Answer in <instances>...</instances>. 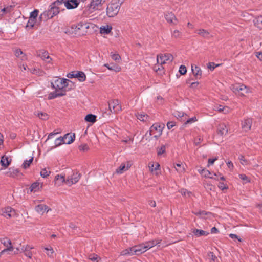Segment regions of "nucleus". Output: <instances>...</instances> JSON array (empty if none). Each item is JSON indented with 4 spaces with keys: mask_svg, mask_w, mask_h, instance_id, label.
<instances>
[{
    "mask_svg": "<svg viewBox=\"0 0 262 262\" xmlns=\"http://www.w3.org/2000/svg\"><path fill=\"white\" fill-rule=\"evenodd\" d=\"M70 81L67 79L58 78L51 82V86L56 91L59 92H64L66 94V88L68 85V82Z\"/></svg>",
    "mask_w": 262,
    "mask_h": 262,
    "instance_id": "1",
    "label": "nucleus"
},
{
    "mask_svg": "<svg viewBox=\"0 0 262 262\" xmlns=\"http://www.w3.org/2000/svg\"><path fill=\"white\" fill-rule=\"evenodd\" d=\"M83 26V23L82 22L77 24H73L71 27L67 29L66 33L78 36L84 35L86 32L85 30H82Z\"/></svg>",
    "mask_w": 262,
    "mask_h": 262,
    "instance_id": "2",
    "label": "nucleus"
},
{
    "mask_svg": "<svg viewBox=\"0 0 262 262\" xmlns=\"http://www.w3.org/2000/svg\"><path fill=\"white\" fill-rule=\"evenodd\" d=\"M231 89L235 94L241 96H246V94L251 92L250 89L244 84L232 85Z\"/></svg>",
    "mask_w": 262,
    "mask_h": 262,
    "instance_id": "3",
    "label": "nucleus"
},
{
    "mask_svg": "<svg viewBox=\"0 0 262 262\" xmlns=\"http://www.w3.org/2000/svg\"><path fill=\"white\" fill-rule=\"evenodd\" d=\"M121 3L119 2H112L107 7L106 14L109 17L116 16L119 12Z\"/></svg>",
    "mask_w": 262,
    "mask_h": 262,
    "instance_id": "4",
    "label": "nucleus"
},
{
    "mask_svg": "<svg viewBox=\"0 0 262 262\" xmlns=\"http://www.w3.org/2000/svg\"><path fill=\"white\" fill-rule=\"evenodd\" d=\"M164 127V124H154L150 128L149 136H153L156 139L158 138L162 135Z\"/></svg>",
    "mask_w": 262,
    "mask_h": 262,
    "instance_id": "5",
    "label": "nucleus"
},
{
    "mask_svg": "<svg viewBox=\"0 0 262 262\" xmlns=\"http://www.w3.org/2000/svg\"><path fill=\"white\" fill-rule=\"evenodd\" d=\"M106 0H92L88 6V10L92 13L96 10H101Z\"/></svg>",
    "mask_w": 262,
    "mask_h": 262,
    "instance_id": "6",
    "label": "nucleus"
},
{
    "mask_svg": "<svg viewBox=\"0 0 262 262\" xmlns=\"http://www.w3.org/2000/svg\"><path fill=\"white\" fill-rule=\"evenodd\" d=\"M108 107L112 113H118L122 110L119 101L118 99H112L108 101Z\"/></svg>",
    "mask_w": 262,
    "mask_h": 262,
    "instance_id": "7",
    "label": "nucleus"
},
{
    "mask_svg": "<svg viewBox=\"0 0 262 262\" xmlns=\"http://www.w3.org/2000/svg\"><path fill=\"white\" fill-rule=\"evenodd\" d=\"M173 60V56L171 54H159L157 56V63L161 65L163 69L162 64L166 63L167 61L171 62Z\"/></svg>",
    "mask_w": 262,
    "mask_h": 262,
    "instance_id": "8",
    "label": "nucleus"
},
{
    "mask_svg": "<svg viewBox=\"0 0 262 262\" xmlns=\"http://www.w3.org/2000/svg\"><path fill=\"white\" fill-rule=\"evenodd\" d=\"M80 177L81 174L78 171H73L72 174L67 178L66 183L69 186H71L77 183Z\"/></svg>",
    "mask_w": 262,
    "mask_h": 262,
    "instance_id": "9",
    "label": "nucleus"
},
{
    "mask_svg": "<svg viewBox=\"0 0 262 262\" xmlns=\"http://www.w3.org/2000/svg\"><path fill=\"white\" fill-rule=\"evenodd\" d=\"M2 215L7 219H10L16 216V211L11 207H7L2 209Z\"/></svg>",
    "mask_w": 262,
    "mask_h": 262,
    "instance_id": "10",
    "label": "nucleus"
},
{
    "mask_svg": "<svg viewBox=\"0 0 262 262\" xmlns=\"http://www.w3.org/2000/svg\"><path fill=\"white\" fill-rule=\"evenodd\" d=\"M69 78H77L80 82L84 81L86 79V76L84 72L81 71H72L67 75Z\"/></svg>",
    "mask_w": 262,
    "mask_h": 262,
    "instance_id": "11",
    "label": "nucleus"
},
{
    "mask_svg": "<svg viewBox=\"0 0 262 262\" xmlns=\"http://www.w3.org/2000/svg\"><path fill=\"white\" fill-rule=\"evenodd\" d=\"M36 55L48 63H51L52 59L49 56L48 52L44 50H40L36 52Z\"/></svg>",
    "mask_w": 262,
    "mask_h": 262,
    "instance_id": "12",
    "label": "nucleus"
},
{
    "mask_svg": "<svg viewBox=\"0 0 262 262\" xmlns=\"http://www.w3.org/2000/svg\"><path fill=\"white\" fill-rule=\"evenodd\" d=\"M164 17L166 21L170 24H172L173 25H176L178 23V19L172 12H166Z\"/></svg>",
    "mask_w": 262,
    "mask_h": 262,
    "instance_id": "13",
    "label": "nucleus"
},
{
    "mask_svg": "<svg viewBox=\"0 0 262 262\" xmlns=\"http://www.w3.org/2000/svg\"><path fill=\"white\" fill-rule=\"evenodd\" d=\"M252 119L250 118L244 119L242 121V128L245 132H248L250 130L252 125Z\"/></svg>",
    "mask_w": 262,
    "mask_h": 262,
    "instance_id": "14",
    "label": "nucleus"
},
{
    "mask_svg": "<svg viewBox=\"0 0 262 262\" xmlns=\"http://www.w3.org/2000/svg\"><path fill=\"white\" fill-rule=\"evenodd\" d=\"M35 211L40 215H42L45 212H48L51 210L47 205L44 204H38L35 206Z\"/></svg>",
    "mask_w": 262,
    "mask_h": 262,
    "instance_id": "15",
    "label": "nucleus"
},
{
    "mask_svg": "<svg viewBox=\"0 0 262 262\" xmlns=\"http://www.w3.org/2000/svg\"><path fill=\"white\" fill-rule=\"evenodd\" d=\"M80 3V0H69L64 3V6L68 9H72L78 7Z\"/></svg>",
    "mask_w": 262,
    "mask_h": 262,
    "instance_id": "16",
    "label": "nucleus"
},
{
    "mask_svg": "<svg viewBox=\"0 0 262 262\" xmlns=\"http://www.w3.org/2000/svg\"><path fill=\"white\" fill-rule=\"evenodd\" d=\"M132 251H133L134 255H139L146 252V249H144L142 243L140 245L132 247Z\"/></svg>",
    "mask_w": 262,
    "mask_h": 262,
    "instance_id": "17",
    "label": "nucleus"
},
{
    "mask_svg": "<svg viewBox=\"0 0 262 262\" xmlns=\"http://www.w3.org/2000/svg\"><path fill=\"white\" fill-rule=\"evenodd\" d=\"M160 240H152L148 242H147L145 243H143V247L145 249H146V251H147L148 249L152 248L156 245L159 244L160 243Z\"/></svg>",
    "mask_w": 262,
    "mask_h": 262,
    "instance_id": "18",
    "label": "nucleus"
},
{
    "mask_svg": "<svg viewBox=\"0 0 262 262\" xmlns=\"http://www.w3.org/2000/svg\"><path fill=\"white\" fill-rule=\"evenodd\" d=\"M75 138V134H67L63 137V143L70 144L74 141Z\"/></svg>",
    "mask_w": 262,
    "mask_h": 262,
    "instance_id": "19",
    "label": "nucleus"
},
{
    "mask_svg": "<svg viewBox=\"0 0 262 262\" xmlns=\"http://www.w3.org/2000/svg\"><path fill=\"white\" fill-rule=\"evenodd\" d=\"M131 165L128 162L127 164L122 163L121 165L116 169V172L118 174H122L124 171H125L130 168Z\"/></svg>",
    "mask_w": 262,
    "mask_h": 262,
    "instance_id": "20",
    "label": "nucleus"
},
{
    "mask_svg": "<svg viewBox=\"0 0 262 262\" xmlns=\"http://www.w3.org/2000/svg\"><path fill=\"white\" fill-rule=\"evenodd\" d=\"M228 133V128L225 123H221L217 127V134L221 136L225 135Z\"/></svg>",
    "mask_w": 262,
    "mask_h": 262,
    "instance_id": "21",
    "label": "nucleus"
},
{
    "mask_svg": "<svg viewBox=\"0 0 262 262\" xmlns=\"http://www.w3.org/2000/svg\"><path fill=\"white\" fill-rule=\"evenodd\" d=\"M50 6V9L48 11V15L50 16L51 17H53L59 13L60 7H57L52 4Z\"/></svg>",
    "mask_w": 262,
    "mask_h": 262,
    "instance_id": "22",
    "label": "nucleus"
},
{
    "mask_svg": "<svg viewBox=\"0 0 262 262\" xmlns=\"http://www.w3.org/2000/svg\"><path fill=\"white\" fill-rule=\"evenodd\" d=\"M192 72L194 76L198 79L200 78L202 75V71L201 69L196 66H191Z\"/></svg>",
    "mask_w": 262,
    "mask_h": 262,
    "instance_id": "23",
    "label": "nucleus"
},
{
    "mask_svg": "<svg viewBox=\"0 0 262 262\" xmlns=\"http://www.w3.org/2000/svg\"><path fill=\"white\" fill-rule=\"evenodd\" d=\"M65 95L64 92H59L58 91H56L53 92H51L49 94L48 99H53L57 97L63 96Z\"/></svg>",
    "mask_w": 262,
    "mask_h": 262,
    "instance_id": "24",
    "label": "nucleus"
},
{
    "mask_svg": "<svg viewBox=\"0 0 262 262\" xmlns=\"http://www.w3.org/2000/svg\"><path fill=\"white\" fill-rule=\"evenodd\" d=\"M195 32L198 34L205 38H209L210 37V33L207 30L205 29H200L196 30L195 31Z\"/></svg>",
    "mask_w": 262,
    "mask_h": 262,
    "instance_id": "25",
    "label": "nucleus"
},
{
    "mask_svg": "<svg viewBox=\"0 0 262 262\" xmlns=\"http://www.w3.org/2000/svg\"><path fill=\"white\" fill-rule=\"evenodd\" d=\"M112 29V27L109 25L102 26L100 28V32L101 34H108Z\"/></svg>",
    "mask_w": 262,
    "mask_h": 262,
    "instance_id": "26",
    "label": "nucleus"
},
{
    "mask_svg": "<svg viewBox=\"0 0 262 262\" xmlns=\"http://www.w3.org/2000/svg\"><path fill=\"white\" fill-rule=\"evenodd\" d=\"M253 23L255 26L260 29H262V15L255 18L253 20Z\"/></svg>",
    "mask_w": 262,
    "mask_h": 262,
    "instance_id": "27",
    "label": "nucleus"
},
{
    "mask_svg": "<svg viewBox=\"0 0 262 262\" xmlns=\"http://www.w3.org/2000/svg\"><path fill=\"white\" fill-rule=\"evenodd\" d=\"M193 233L196 237H200L201 236H206L208 234V233L203 230H199L195 229L193 231Z\"/></svg>",
    "mask_w": 262,
    "mask_h": 262,
    "instance_id": "28",
    "label": "nucleus"
},
{
    "mask_svg": "<svg viewBox=\"0 0 262 262\" xmlns=\"http://www.w3.org/2000/svg\"><path fill=\"white\" fill-rule=\"evenodd\" d=\"M10 162L11 161L9 160V159L7 157H6L5 156H3L2 157L1 160V163L2 166H3V167L5 168L7 167L9 165Z\"/></svg>",
    "mask_w": 262,
    "mask_h": 262,
    "instance_id": "29",
    "label": "nucleus"
},
{
    "mask_svg": "<svg viewBox=\"0 0 262 262\" xmlns=\"http://www.w3.org/2000/svg\"><path fill=\"white\" fill-rule=\"evenodd\" d=\"M26 29L29 31L33 28V11L30 13V17L26 26Z\"/></svg>",
    "mask_w": 262,
    "mask_h": 262,
    "instance_id": "30",
    "label": "nucleus"
},
{
    "mask_svg": "<svg viewBox=\"0 0 262 262\" xmlns=\"http://www.w3.org/2000/svg\"><path fill=\"white\" fill-rule=\"evenodd\" d=\"M15 55L21 59L23 60L25 58V54L20 49H15L14 50Z\"/></svg>",
    "mask_w": 262,
    "mask_h": 262,
    "instance_id": "31",
    "label": "nucleus"
},
{
    "mask_svg": "<svg viewBox=\"0 0 262 262\" xmlns=\"http://www.w3.org/2000/svg\"><path fill=\"white\" fill-rule=\"evenodd\" d=\"M85 120L86 122L94 123L96 121V116L93 114H88L85 117Z\"/></svg>",
    "mask_w": 262,
    "mask_h": 262,
    "instance_id": "32",
    "label": "nucleus"
},
{
    "mask_svg": "<svg viewBox=\"0 0 262 262\" xmlns=\"http://www.w3.org/2000/svg\"><path fill=\"white\" fill-rule=\"evenodd\" d=\"M136 117L140 121H145L147 120L148 118L149 117V116L143 113H137V114L136 115Z\"/></svg>",
    "mask_w": 262,
    "mask_h": 262,
    "instance_id": "33",
    "label": "nucleus"
},
{
    "mask_svg": "<svg viewBox=\"0 0 262 262\" xmlns=\"http://www.w3.org/2000/svg\"><path fill=\"white\" fill-rule=\"evenodd\" d=\"M121 255L125 256V255H134V253L133 251H132V247L126 249L121 251L120 253Z\"/></svg>",
    "mask_w": 262,
    "mask_h": 262,
    "instance_id": "34",
    "label": "nucleus"
},
{
    "mask_svg": "<svg viewBox=\"0 0 262 262\" xmlns=\"http://www.w3.org/2000/svg\"><path fill=\"white\" fill-rule=\"evenodd\" d=\"M199 172L206 178H209L210 179H213V177H211V172L206 169H203L201 170H198Z\"/></svg>",
    "mask_w": 262,
    "mask_h": 262,
    "instance_id": "35",
    "label": "nucleus"
},
{
    "mask_svg": "<svg viewBox=\"0 0 262 262\" xmlns=\"http://www.w3.org/2000/svg\"><path fill=\"white\" fill-rule=\"evenodd\" d=\"M1 242L2 244H3L6 247H9V246H12L10 239L7 237L1 238Z\"/></svg>",
    "mask_w": 262,
    "mask_h": 262,
    "instance_id": "36",
    "label": "nucleus"
},
{
    "mask_svg": "<svg viewBox=\"0 0 262 262\" xmlns=\"http://www.w3.org/2000/svg\"><path fill=\"white\" fill-rule=\"evenodd\" d=\"M43 183L39 181L34 182V192L39 191L42 188Z\"/></svg>",
    "mask_w": 262,
    "mask_h": 262,
    "instance_id": "37",
    "label": "nucleus"
},
{
    "mask_svg": "<svg viewBox=\"0 0 262 262\" xmlns=\"http://www.w3.org/2000/svg\"><path fill=\"white\" fill-rule=\"evenodd\" d=\"M11 7H7L6 8H4L0 9V18L3 16L4 15L9 13L11 11Z\"/></svg>",
    "mask_w": 262,
    "mask_h": 262,
    "instance_id": "38",
    "label": "nucleus"
},
{
    "mask_svg": "<svg viewBox=\"0 0 262 262\" xmlns=\"http://www.w3.org/2000/svg\"><path fill=\"white\" fill-rule=\"evenodd\" d=\"M160 165L158 163H149V168L152 172L158 169Z\"/></svg>",
    "mask_w": 262,
    "mask_h": 262,
    "instance_id": "39",
    "label": "nucleus"
},
{
    "mask_svg": "<svg viewBox=\"0 0 262 262\" xmlns=\"http://www.w3.org/2000/svg\"><path fill=\"white\" fill-rule=\"evenodd\" d=\"M63 137H59L55 139L54 141V145L52 147L55 148L56 147H58L60 145H61L63 143Z\"/></svg>",
    "mask_w": 262,
    "mask_h": 262,
    "instance_id": "40",
    "label": "nucleus"
},
{
    "mask_svg": "<svg viewBox=\"0 0 262 262\" xmlns=\"http://www.w3.org/2000/svg\"><path fill=\"white\" fill-rule=\"evenodd\" d=\"M20 173V171L18 169H10V176L12 177L18 176Z\"/></svg>",
    "mask_w": 262,
    "mask_h": 262,
    "instance_id": "41",
    "label": "nucleus"
},
{
    "mask_svg": "<svg viewBox=\"0 0 262 262\" xmlns=\"http://www.w3.org/2000/svg\"><path fill=\"white\" fill-rule=\"evenodd\" d=\"M180 193L182 194V195L186 196V197H190L192 193L190 191H188L187 189H181L180 190Z\"/></svg>",
    "mask_w": 262,
    "mask_h": 262,
    "instance_id": "42",
    "label": "nucleus"
},
{
    "mask_svg": "<svg viewBox=\"0 0 262 262\" xmlns=\"http://www.w3.org/2000/svg\"><path fill=\"white\" fill-rule=\"evenodd\" d=\"M36 115L42 120H46L48 119V115L45 112H38Z\"/></svg>",
    "mask_w": 262,
    "mask_h": 262,
    "instance_id": "43",
    "label": "nucleus"
},
{
    "mask_svg": "<svg viewBox=\"0 0 262 262\" xmlns=\"http://www.w3.org/2000/svg\"><path fill=\"white\" fill-rule=\"evenodd\" d=\"M214 109L220 112L225 111V113L228 112V108L227 107H224L222 105H216L214 106Z\"/></svg>",
    "mask_w": 262,
    "mask_h": 262,
    "instance_id": "44",
    "label": "nucleus"
},
{
    "mask_svg": "<svg viewBox=\"0 0 262 262\" xmlns=\"http://www.w3.org/2000/svg\"><path fill=\"white\" fill-rule=\"evenodd\" d=\"M50 173V171L47 168L42 169L40 172V174L42 178H46Z\"/></svg>",
    "mask_w": 262,
    "mask_h": 262,
    "instance_id": "45",
    "label": "nucleus"
},
{
    "mask_svg": "<svg viewBox=\"0 0 262 262\" xmlns=\"http://www.w3.org/2000/svg\"><path fill=\"white\" fill-rule=\"evenodd\" d=\"M111 56L112 58L116 62H119V61L120 60L121 57L118 54L113 53L111 52Z\"/></svg>",
    "mask_w": 262,
    "mask_h": 262,
    "instance_id": "46",
    "label": "nucleus"
},
{
    "mask_svg": "<svg viewBox=\"0 0 262 262\" xmlns=\"http://www.w3.org/2000/svg\"><path fill=\"white\" fill-rule=\"evenodd\" d=\"M55 180L60 183H66V179H65L64 177L61 175H57L55 177Z\"/></svg>",
    "mask_w": 262,
    "mask_h": 262,
    "instance_id": "47",
    "label": "nucleus"
},
{
    "mask_svg": "<svg viewBox=\"0 0 262 262\" xmlns=\"http://www.w3.org/2000/svg\"><path fill=\"white\" fill-rule=\"evenodd\" d=\"M33 161V157H31L29 160H26L23 164V166L24 169H26L30 166V164Z\"/></svg>",
    "mask_w": 262,
    "mask_h": 262,
    "instance_id": "48",
    "label": "nucleus"
},
{
    "mask_svg": "<svg viewBox=\"0 0 262 262\" xmlns=\"http://www.w3.org/2000/svg\"><path fill=\"white\" fill-rule=\"evenodd\" d=\"M65 1L63 0H57L52 4V5L56 6L57 7H60L61 5H64Z\"/></svg>",
    "mask_w": 262,
    "mask_h": 262,
    "instance_id": "49",
    "label": "nucleus"
},
{
    "mask_svg": "<svg viewBox=\"0 0 262 262\" xmlns=\"http://www.w3.org/2000/svg\"><path fill=\"white\" fill-rule=\"evenodd\" d=\"M45 73L43 71L40 69H34V75H36L38 76H43L45 75Z\"/></svg>",
    "mask_w": 262,
    "mask_h": 262,
    "instance_id": "50",
    "label": "nucleus"
},
{
    "mask_svg": "<svg viewBox=\"0 0 262 262\" xmlns=\"http://www.w3.org/2000/svg\"><path fill=\"white\" fill-rule=\"evenodd\" d=\"M239 178L242 180L244 183H247L250 182L249 178L244 174H239Z\"/></svg>",
    "mask_w": 262,
    "mask_h": 262,
    "instance_id": "51",
    "label": "nucleus"
},
{
    "mask_svg": "<svg viewBox=\"0 0 262 262\" xmlns=\"http://www.w3.org/2000/svg\"><path fill=\"white\" fill-rule=\"evenodd\" d=\"M45 249L47 251V254L48 255V256H53L54 251L51 247H50L49 248H46Z\"/></svg>",
    "mask_w": 262,
    "mask_h": 262,
    "instance_id": "52",
    "label": "nucleus"
},
{
    "mask_svg": "<svg viewBox=\"0 0 262 262\" xmlns=\"http://www.w3.org/2000/svg\"><path fill=\"white\" fill-rule=\"evenodd\" d=\"M218 187L222 190L227 189L228 188L227 185L226 184H225L224 182H219L218 184Z\"/></svg>",
    "mask_w": 262,
    "mask_h": 262,
    "instance_id": "53",
    "label": "nucleus"
},
{
    "mask_svg": "<svg viewBox=\"0 0 262 262\" xmlns=\"http://www.w3.org/2000/svg\"><path fill=\"white\" fill-rule=\"evenodd\" d=\"M98 258V255L95 254H91L89 255V259L92 261H96V262H97Z\"/></svg>",
    "mask_w": 262,
    "mask_h": 262,
    "instance_id": "54",
    "label": "nucleus"
},
{
    "mask_svg": "<svg viewBox=\"0 0 262 262\" xmlns=\"http://www.w3.org/2000/svg\"><path fill=\"white\" fill-rule=\"evenodd\" d=\"M181 36V33L178 30H175L172 33V36L177 38H180Z\"/></svg>",
    "mask_w": 262,
    "mask_h": 262,
    "instance_id": "55",
    "label": "nucleus"
},
{
    "mask_svg": "<svg viewBox=\"0 0 262 262\" xmlns=\"http://www.w3.org/2000/svg\"><path fill=\"white\" fill-rule=\"evenodd\" d=\"M238 159L239 160L241 163L243 165H246L248 164V162L243 155H240L238 157Z\"/></svg>",
    "mask_w": 262,
    "mask_h": 262,
    "instance_id": "56",
    "label": "nucleus"
},
{
    "mask_svg": "<svg viewBox=\"0 0 262 262\" xmlns=\"http://www.w3.org/2000/svg\"><path fill=\"white\" fill-rule=\"evenodd\" d=\"M179 72L181 75H184L187 72L186 67L184 65H181L179 68Z\"/></svg>",
    "mask_w": 262,
    "mask_h": 262,
    "instance_id": "57",
    "label": "nucleus"
},
{
    "mask_svg": "<svg viewBox=\"0 0 262 262\" xmlns=\"http://www.w3.org/2000/svg\"><path fill=\"white\" fill-rule=\"evenodd\" d=\"M79 149L82 151H85L89 150V147L86 144L80 145L79 146Z\"/></svg>",
    "mask_w": 262,
    "mask_h": 262,
    "instance_id": "58",
    "label": "nucleus"
},
{
    "mask_svg": "<svg viewBox=\"0 0 262 262\" xmlns=\"http://www.w3.org/2000/svg\"><path fill=\"white\" fill-rule=\"evenodd\" d=\"M165 151V146L163 145L161 148L157 149V154L158 155H161Z\"/></svg>",
    "mask_w": 262,
    "mask_h": 262,
    "instance_id": "59",
    "label": "nucleus"
},
{
    "mask_svg": "<svg viewBox=\"0 0 262 262\" xmlns=\"http://www.w3.org/2000/svg\"><path fill=\"white\" fill-rule=\"evenodd\" d=\"M196 121V118L195 117H192L191 118H190L188 119L185 123V124H191L192 123H193Z\"/></svg>",
    "mask_w": 262,
    "mask_h": 262,
    "instance_id": "60",
    "label": "nucleus"
},
{
    "mask_svg": "<svg viewBox=\"0 0 262 262\" xmlns=\"http://www.w3.org/2000/svg\"><path fill=\"white\" fill-rule=\"evenodd\" d=\"M217 160V157H215V158H213V159H211V158H209L208 159V166H209L210 165H212L214 162Z\"/></svg>",
    "mask_w": 262,
    "mask_h": 262,
    "instance_id": "61",
    "label": "nucleus"
},
{
    "mask_svg": "<svg viewBox=\"0 0 262 262\" xmlns=\"http://www.w3.org/2000/svg\"><path fill=\"white\" fill-rule=\"evenodd\" d=\"M176 125L175 122L171 121V122H168L167 123V128L170 129L172 128L173 126H174Z\"/></svg>",
    "mask_w": 262,
    "mask_h": 262,
    "instance_id": "62",
    "label": "nucleus"
},
{
    "mask_svg": "<svg viewBox=\"0 0 262 262\" xmlns=\"http://www.w3.org/2000/svg\"><path fill=\"white\" fill-rule=\"evenodd\" d=\"M229 236L232 239H237L239 242L242 241L241 238H238V236L236 234L231 233V234H230Z\"/></svg>",
    "mask_w": 262,
    "mask_h": 262,
    "instance_id": "63",
    "label": "nucleus"
},
{
    "mask_svg": "<svg viewBox=\"0 0 262 262\" xmlns=\"http://www.w3.org/2000/svg\"><path fill=\"white\" fill-rule=\"evenodd\" d=\"M24 254L28 257L31 258L32 257V253L31 251H29L27 250H26L25 251H24Z\"/></svg>",
    "mask_w": 262,
    "mask_h": 262,
    "instance_id": "64",
    "label": "nucleus"
}]
</instances>
